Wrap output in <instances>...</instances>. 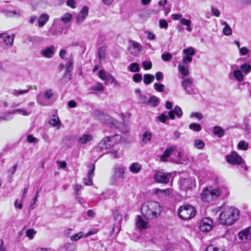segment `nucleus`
Listing matches in <instances>:
<instances>
[{"mask_svg":"<svg viewBox=\"0 0 251 251\" xmlns=\"http://www.w3.org/2000/svg\"><path fill=\"white\" fill-rule=\"evenodd\" d=\"M160 205L155 201L145 202L141 206V212L147 220H152L158 217L160 214Z\"/></svg>","mask_w":251,"mask_h":251,"instance_id":"nucleus-1","label":"nucleus"},{"mask_svg":"<svg viewBox=\"0 0 251 251\" xmlns=\"http://www.w3.org/2000/svg\"><path fill=\"white\" fill-rule=\"evenodd\" d=\"M240 211L235 207H226L219 215V223L223 225L230 226L239 217Z\"/></svg>","mask_w":251,"mask_h":251,"instance_id":"nucleus-2","label":"nucleus"},{"mask_svg":"<svg viewBox=\"0 0 251 251\" xmlns=\"http://www.w3.org/2000/svg\"><path fill=\"white\" fill-rule=\"evenodd\" d=\"M221 193V190L219 188L207 187L203 190L201 199L203 201L210 202L216 199Z\"/></svg>","mask_w":251,"mask_h":251,"instance_id":"nucleus-3","label":"nucleus"},{"mask_svg":"<svg viewBox=\"0 0 251 251\" xmlns=\"http://www.w3.org/2000/svg\"><path fill=\"white\" fill-rule=\"evenodd\" d=\"M178 183L180 189L186 191L192 188L195 180L187 173L184 172L181 173Z\"/></svg>","mask_w":251,"mask_h":251,"instance_id":"nucleus-4","label":"nucleus"},{"mask_svg":"<svg viewBox=\"0 0 251 251\" xmlns=\"http://www.w3.org/2000/svg\"><path fill=\"white\" fill-rule=\"evenodd\" d=\"M195 208L190 205H183L177 210V214L180 218L187 220L194 217L196 215Z\"/></svg>","mask_w":251,"mask_h":251,"instance_id":"nucleus-5","label":"nucleus"},{"mask_svg":"<svg viewBox=\"0 0 251 251\" xmlns=\"http://www.w3.org/2000/svg\"><path fill=\"white\" fill-rule=\"evenodd\" d=\"M194 80L192 77L184 79L181 85L185 92L189 95H195L198 93L197 89L193 84Z\"/></svg>","mask_w":251,"mask_h":251,"instance_id":"nucleus-6","label":"nucleus"},{"mask_svg":"<svg viewBox=\"0 0 251 251\" xmlns=\"http://www.w3.org/2000/svg\"><path fill=\"white\" fill-rule=\"evenodd\" d=\"M126 168L121 164H116L114 167V175L111 183L113 185L117 183V179H123L124 178L125 172Z\"/></svg>","mask_w":251,"mask_h":251,"instance_id":"nucleus-7","label":"nucleus"},{"mask_svg":"<svg viewBox=\"0 0 251 251\" xmlns=\"http://www.w3.org/2000/svg\"><path fill=\"white\" fill-rule=\"evenodd\" d=\"M67 62L66 63V71L63 76V79L65 81H68L71 79L72 73L74 68V61L72 53H71L67 59Z\"/></svg>","mask_w":251,"mask_h":251,"instance_id":"nucleus-8","label":"nucleus"},{"mask_svg":"<svg viewBox=\"0 0 251 251\" xmlns=\"http://www.w3.org/2000/svg\"><path fill=\"white\" fill-rule=\"evenodd\" d=\"M118 136H119L118 135H115L113 136H107L105 138H103L99 142L98 144V148L100 151L110 149L114 146V143L113 142V139Z\"/></svg>","mask_w":251,"mask_h":251,"instance_id":"nucleus-9","label":"nucleus"},{"mask_svg":"<svg viewBox=\"0 0 251 251\" xmlns=\"http://www.w3.org/2000/svg\"><path fill=\"white\" fill-rule=\"evenodd\" d=\"M171 176L170 173L157 171L154 175V178L157 183L167 184L169 182Z\"/></svg>","mask_w":251,"mask_h":251,"instance_id":"nucleus-10","label":"nucleus"},{"mask_svg":"<svg viewBox=\"0 0 251 251\" xmlns=\"http://www.w3.org/2000/svg\"><path fill=\"white\" fill-rule=\"evenodd\" d=\"M213 225L212 220L209 218L205 217L200 222L199 227L201 231L206 232L210 231L212 229Z\"/></svg>","mask_w":251,"mask_h":251,"instance_id":"nucleus-11","label":"nucleus"},{"mask_svg":"<svg viewBox=\"0 0 251 251\" xmlns=\"http://www.w3.org/2000/svg\"><path fill=\"white\" fill-rule=\"evenodd\" d=\"M226 160L228 163L232 165H238L243 162V158L235 151H232L226 155Z\"/></svg>","mask_w":251,"mask_h":251,"instance_id":"nucleus-12","label":"nucleus"},{"mask_svg":"<svg viewBox=\"0 0 251 251\" xmlns=\"http://www.w3.org/2000/svg\"><path fill=\"white\" fill-rule=\"evenodd\" d=\"M89 9L87 6H84L76 16V23L79 24L86 19L88 15Z\"/></svg>","mask_w":251,"mask_h":251,"instance_id":"nucleus-13","label":"nucleus"},{"mask_svg":"<svg viewBox=\"0 0 251 251\" xmlns=\"http://www.w3.org/2000/svg\"><path fill=\"white\" fill-rule=\"evenodd\" d=\"M238 238L244 242H247L251 240V226L244 230L240 231L238 234Z\"/></svg>","mask_w":251,"mask_h":251,"instance_id":"nucleus-14","label":"nucleus"},{"mask_svg":"<svg viewBox=\"0 0 251 251\" xmlns=\"http://www.w3.org/2000/svg\"><path fill=\"white\" fill-rule=\"evenodd\" d=\"M41 53L43 56L46 58H51L53 56L55 53V48L53 46L47 47L44 49H42Z\"/></svg>","mask_w":251,"mask_h":251,"instance_id":"nucleus-15","label":"nucleus"},{"mask_svg":"<svg viewBox=\"0 0 251 251\" xmlns=\"http://www.w3.org/2000/svg\"><path fill=\"white\" fill-rule=\"evenodd\" d=\"M49 20V16L46 13L42 14L38 19V25L39 27L44 26Z\"/></svg>","mask_w":251,"mask_h":251,"instance_id":"nucleus-16","label":"nucleus"},{"mask_svg":"<svg viewBox=\"0 0 251 251\" xmlns=\"http://www.w3.org/2000/svg\"><path fill=\"white\" fill-rule=\"evenodd\" d=\"M175 149L176 147L174 146L167 148L164 151L163 154L161 155V160L164 162L166 161L167 160V158L170 157V155L172 153Z\"/></svg>","mask_w":251,"mask_h":251,"instance_id":"nucleus-17","label":"nucleus"},{"mask_svg":"<svg viewBox=\"0 0 251 251\" xmlns=\"http://www.w3.org/2000/svg\"><path fill=\"white\" fill-rule=\"evenodd\" d=\"M3 12L4 13L6 17L8 18H18L21 15L20 10H11L6 9L3 11Z\"/></svg>","mask_w":251,"mask_h":251,"instance_id":"nucleus-18","label":"nucleus"},{"mask_svg":"<svg viewBox=\"0 0 251 251\" xmlns=\"http://www.w3.org/2000/svg\"><path fill=\"white\" fill-rule=\"evenodd\" d=\"M152 137V134L148 131H145L143 135L141 144L143 145L150 143Z\"/></svg>","mask_w":251,"mask_h":251,"instance_id":"nucleus-19","label":"nucleus"},{"mask_svg":"<svg viewBox=\"0 0 251 251\" xmlns=\"http://www.w3.org/2000/svg\"><path fill=\"white\" fill-rule=\"evenodd\" d=\"M93 139L92 135L89 134H83L82 136L79 137L78 142L81 144H85L87 142L92 141Z\"/></svg>","mask_w":251,"mask_h":251,"instance_id":"nucleus-20","label":"nucleus"},{"mask_svg":"<svg viewBox=\"0 0 251 251\" xmlns=\"http://www.w3.org/2000/svg\"><path fill=\"white\" fill-rule=\"evenodd\" d=\"M136 226L140 229H145L147 227V223L140 216H138L136 222Z\"/></svg>","mask_w":251,"mask_h":251,"instance_id":"nucleus-21","label":"nucleus"},{"mask_svg":"<svg viewBox=\"0 0 251 251\" xmlns=\"http://www.w3.org/2000/svg\"><path fill=\"white\" fill-rule=\"evenodd\" d=\"M4 36L3 37L4 43L7 46H12L14 39V35H12V38H11L10 36L7 33H3Z\"/></svg>","mask_w":251,"mask_h":251,"instance_id":"nucleus-22","label":"nucleus"},{"mask_svg":"<svg viewBox=\"0 0 251 251\" xmlns=\"http://www.w3.org/2000/svg\"><path fill=\"white\" fill-rule=\"evenodd\" d=\"M213 133L214 135H216L219 138L222 137L224 134V130L220 126H215L213 127Z\"/></svg>","mask_w":251,"mask_h":251,"instance_id":"nucleus-23","label":"nucleus"},{"mask_svg":"<svg viewBox=\"0 0 251 251\" xmlns=\"http://www.w3.org/2000/svg\"><path fill=\"white\" fill-rule=\"evenodd\" d=\"M178 68L179 71L182 75V78H183L184 76L189 75V72L187 66H185L183 65L179 64Z\"/></svg>","mask_w":251,"mask_h":251,"instance_id":"nucleus-24","label":"nucleus"},{"mask_svg":"<svg viewBox=\"0 0 251 251\" xmlns=\"http://www.w3.org/2000/svg\"><path fill=\"white\" fill-rule=\"evenodd\" d=\"M159 100L158 97L155 96H151L149 99L148 104H151L152 106L155 107L159 105Z\"/></svg>","mask_w":251,"mask_h":251,"instance_id":"nucleus-25","label":"nucleus"},{"mask_svg":"<svg viewBox=\"0 0 251 251\" xmlns=\"http://www.w3.org/2000/svg\"><path fill=\"white\" fill-rule=\"evenodd\" d=\"M154 80V76L151 74H145L144 75V83L148 85L152 82Z\"/></svg>","mask_w":251,"mask_h":251,"instance_id":"nucleus-26","label":"nucleus"},{"mask_svg":"<svg viewBox=\"0 0 251 251\" xmlns=\"http://www.w3.org/2000/svg\"><path fill=\"white\" fill-rule=\"evenodd\" d=\"M141 169V165L138 163H134L129 167L131 172L137 174L138 173Z\"/></svg>","mask_w":251,"mask_h":251,"instance_id":"nucleus-27","label":"nucleus"},{"mask_svg":"<svg viewBox=\"0 0 251 251\" xmlns=\"http://www.w3.org/2000/svg\"><path fill=\"white\" fill-rule=\"evenodd\" d=\"M233 75L235 79L239 82L243 81L244 79V75L240 70H235L233 72Z\"/></svg>","mask_w":251,"mask_h":251,"instance_id":"nucleus-28","label":"nucleus"},{"mask_svg":"<svg viewBox=\"0 0 251 251\" xmlns=\"http://www.w3.org/2000/svg\"><path fill=\"white\" fill-rule=\"evenodd\" d=\"M223 25H225V27L223 28V33L225 35L229 36L231 35L232 34V29L231 27L229 26L228 24L224 22L223 24Z\"/></svg>","mask_w":251,"mask_h":251,"instance_id":"nucleus-29","label":"nucleus"},{"mask_svg":"<svg viewBox=\"0 0 251 251\" xmlns=\"http://www.w3.org/2000/svg\"><path fill=\"white\" fill-rule=\"evenodd\" d=\"M49 123L51 125L53 126H56L58 124H60L58 117L54 115H52L50 117Z\"/></svg>","mask_w":251,"mask_h":251,"instance_id":"nucleus-30","label":"nucleus"},{"mask_svg":"<svg viewBox=\"0 0 251 251\" xmlns=\"http://www.w3.org/2000/svg\"><path fill=\"white\" fill-rule=\"evenodd\" d=\"M128 70L131 72H138L140 71V68L137 63H132L128 67Z\"/></svg>","mask_w":251,"mask_h":251,"instance_id":"nucleus-31","label":"nucleus"},{"mask_svg":"<svg viewBox=\"0 0 251 251\" xmlns=\"http://www.w3.org/2000/svg\"><path fill=\"white\" fill-rule=\"evenodd\" d=\"M8 113H9V114H13L18 113L19 114H22V115H23L24 116H27V115H30V112H28V111H27L26 110H23V109H15V110H13V111L8 112Z\"/></svg>","mask_w":251,"mask_h":251,"instance_id":"nucleus-32","label":"nucleus"},{"mask_svg":"<svg viewBox=\"0 0 251 251\" xmlns=\"http://www.w3.org/2000/svg\"><path fill=\"white\" fill-rule=\"evenodd\" d=\"M75 246L71 243H66L61 248V251H73Z\"/></svg>","mask_w":251,"mask_h":251,"instance_id":"nucleus-33","label":"nucleus"},{"mask_svg":"<svg viewBox=\"0 0 251 251\" xmlns=\"http://www.w3.org/2000/svg\"><path fill=\"white\" fill-rule=\"evenodd\" d=\"M72 18V15L69 13H66L61 17L60 20L64 24H67L71 21Z\"/></svg>","mask_w":251,"mask_h":251,"instance_id":"nucleus-34","label":"nucleus"},{"mask_svg":"<svg viewBox=\"0 0 251 251\" xmlns=\"http://www.w3.org/2000/svg\"><path fill=\"white\" fill-rule=\"evenodd\" d=\"M28 92V89H24V90H16L13 89L11 90V94L15 96H19V95H22L23 94H25Z\"/></svg>","mask_w":251,"mask_h":251,"instance_id":"nucleus-35","label":"nucleus"},{"mask_svg":"<svg viewBox=\"0 0 251 251\" xmlns=\"http://www.w3.org/2000/svg\"><path fill=\"white\" fill-rule=\"evenodd\" d=\"M189 127L190 129L197 132H199L201 130V125L195 123L190 124L189 126Z\"/></svg>","mask_w":251,"mask_h":251,"instance_id":"nucleus-36","label":"nucleus"},{"mask_svg":"<svg viewBox=\"0 0 251 251\" xmlns=\"http://www.w3.org/2000/svg\"><path fill=\"white\" fill-rule=\"evenodd\" d=\"M240 69L246 74H248L251 71V66L249 64L245 63L240 66Z\"/></svg>","mask_w":251,"mask_h":251,"instance_id":"nucleus-37","label":"nucleus"},{"mask_svg":"<svg viewBox=\"0 0 251 251\" xmlns=\"http://www.w3.org/2000/svg\"><path fill=\"white\" fill-rule=\"evenodd\" d=\"M104 89V87L100 82H97L91 87V89L94 91H103Z\"/></svg>","mask_w":251,"mask_h":251,"instance_id":"nucleus-38","label":"nucleus"},{"mask_svg":"<svg viewBox=\"0 0 251 251\" xmlns=\"http://www.w3.org/2000/svg\"><path fill=\"white\" fill-rule=\"evenodd\" d=\"M248 143L244 141H240L238 144V149L243 151L247 150L248 149Z\"/></svg>","mask_w":251,"mask_h":251,"instance_id":"nucleus-39","label":"nucleus"},{"mask_svg":"<svg viewBox=\"0 0 251 251\" xmlns=\"http://www.w3.org/2000/svg\"><path fill=\"white\" fill-rule=\"evenodd\" d=\"M154 89L159 92L164 91L165 85L161 83H155L153 85Z\"/></svg>","mask_w":251,"mask_h":251,"instance_id":"nucleus-40","label":"nucleus"},{"mask_svg":"<svg viewBox=\"0 0 251 251\" xmlns=\"http://www.w3.org/2000/svg\"><path fill=\"white\" fill-rule=\"evenodd\" d=\"M105 48L104 47H100L98 51V55L100 60L103 58L105 55Z\"/></svg>","mask_w":251,"mask_h":251,"instance_id":"nucleus-41","label":"nucleus"},{"mask_svg":"<svg viewBox=\"0 0 251 251\" xmlns=\"http://www.w3.org/2000/svg\"><path fill=\"white\" fill-rule=\"evenodd\" d=\"M194 146L196 148L201 149L204 147V143L201 140L197 139L194 141Z\"/></svg>","mask_w":251,"mask_h":251,"instance_id":"nucleus-42","label":"nucleus"},{"mask_svg":"<svg viewBox=\"0 0 251 251\" xmlns=\"http://www.w3.org/2000/svg\"><path fill=\"white\" fill-rule=\"evenodd\" d=\"M183 51L185 54L188 56H193L195 53V51L194 48L192 47H190L188 49H184L183 50Z\"/></svg>","mask_w":251,"mask_h":251,"instance_id":"nucleus-43","label":"nucleus"},{"mask_svg":"<svg viewBox=\"0 0 251 251\" xmlns=\"http://www.w3.org/2000/svg\"><path fill=\"white\" fill-rule=\"evenodd\" d=\"M40 40V37L38 36H32L30 35H28L26 37V40H27L29 42H36L39 41Z\"/></svg>","mask_w":251,"mask_h":251,"instance_id":"nucleus-44","label":"nucleus"},{"mask_svg":"<svg viewBox=\"0 0 251 251\" xmlns=\"http://www.w3.org/2000/svg\"><path fill=\"white\" fill-rule=\"evenodd\" d=\"M142 65L144 69L146 70H150L152 67V63L150 60H145L142 62Z\"/></svg>","mask_w":251,"mask_h":251,"instance_id":"nucleus-45","label":"nucleus"},{"mask_svg":"<svg viewBox=\"0 0 251 251\" xmlns=\"http://www.w3.org/2000/svg\"><path fill=\"white\" fill-rule=\"evenodd\" d=\"M18 167V163H17L12 168L9 169L7 171L10 178H12L15 174L16 169Z\"/></svg>","mask_w":251,"mask_h":251,"instance_id":"nucleus-46","label":"nucleus"},{"mask_svg":"<svg viewBox=\"0 0 251 251\" xmlns=\"http://www.w3.org/2000/svg\"><path fill=\"white\" fill-rule=\"evenodd\" d=\"M160 122L165 123L166 120L168 119V117L164 113H161L160 116L156 117Z\"/></svg>","mask_w":251,"mask_h":251,"instance_id":"nucleus-47","label":"nucleus"},{"mask_svg":"<svg viewBox=\"0 0 251 251\" xmlns=\"http://www.w3.org/2000/svg\"><path fill=\"white\" fill-rule=\"evenodd\" d=\"M133 80L136 83H139L142 81V76L140 74H135L132 77Z\"/></svg>","mask_w":251,"mask_h":251,"instance_id":"nucleus-48","label":"nucleus"},{"mask_svg":"<svg viewBox=\"0 0 251 251\" xmlns=\"http://www.w3.org/2000/svg\"><path fill=\"white\" fill-rule=\"evenodd\" d=\"M172 57V55L170 53H163L161 55L162 59L165 61H170Z\"/></svg>","mask_w":251,"mask_h":251,"instance_id":"nucleus-49","label":"nucleus"},{"mask_svg":"<svg viewBox=\"0 0 251 251\" xmlns=\"http://www.w3.org/2000/svg\"><path fill=\"white\" fill-rule=\"evenodd\" d=\"M99 77L102 80H104L106 81V79L107 76L108 75V73H106L105 71L104 70H101L98 74Z\"/></svg>","mask_w":251,"mask_h":251,"instance_id":"nucleus-50","label":"nucleus"},{"mask_svg":"<svg viewBox=\"0 0 251 251\" xmlns=\"http://www.w3.org/2000/svg\"><path fill=\"white\" fill-rule=\"evenodd\" d=\"M95 169V164L92 163L90 164V169L88 172V176L93 177L94 176V171Z\"/></svg>","mask_w":251,"mask_h":251,"instance_id":"nucleus-51","label":"nucleus"},{"mask_svg":"<svg viewBox=\"0 0 251 251\" xmlns=\"http://www.w3.org/2000/svg\"><path fill=\"white\" fill-rule=\"evenodd\" d=\"M26 139L29 143H37L38 142V139L36 137H33L32 135H28L27 136Z\"/></svg>","mask_w":251,"mask_h":251,"instance_id":"nucleus-52","label":"nucleus"},{"mask_svg":"<svg viewBox=\"0 0 251 251\" xmlns=\"http://www.w3.org/2000/svg\"><path fill=\"white\" fill-rule=\"evenodd\" d=\"M174 113L179 118L181 117L182 115V112L180 107L176 105L175 107Z\"/></svg>","mask_w":251,"mask_h":251,"instance_id":"nucleus-53","label":"nucleus"},{"mask_svg":"<svg viewBox=\"0 0 251 251\" xmlns=\"http://www.w3.org/2000/svg\"><path fill=\"white\" fill-rule=\"evenodd\" d=\"M205 251H225L224 250L217 247H214L213 245L209 246L206 248Z\"/></svg>","mask_w":251,"mask_h":251,"instance_id":"nucleus-54","label":"nucleus"},{"mask_svg":"<svg viewBox=\"0 0 251 251\" xmlns=\"http://www.w3.org/2000/svg\"><path fill=\"white\" fill-rule=\"evenodd\" d=\"M159 25L160 28H163L165 29H166L168 26L167 22L164 19H161L159 20Z\"/></svg>","mask_w":251,"mask_h":251,"instance_id":"nucleus-55","label":"nucleus"},{"mask_svg":"<svg viewBox=\"0 0 251 251\" xmlns=\"http://www.w3.org/2000/svg\"><path fill=\"white\" fill-rule=\"evenodd\" d=\"M82 235L83 234L82 232H79L77 234H75L72 236L71 237V239L72 241H76L82 237Z\"/></svg>","mask_w":251,"mask_h":251,"instance_id":"nucleus-56","label":"nucleus"},{"mask_svg":"<svg viewBox=\"0 0 251 251\" xmlns=\"http://www.w3.org/2000/svg\"><path fill=\"white\" fill-rule=\"evenodd\" d=\"M53 96V92L51 89H48L45 92L44 96L47 99H50Z\"/></svg>","mask_w":251,"mask_h":251,"instance_id":"nucleus-57","label":"nucleus"},{"mask_svg":"<svg viewBox=\"0 0 251 251\" xmlns=\"http://www.w3.org/2000/svg\"><path fill=\"white\" fill-rule=\"evenodd\" d=\"M132 46L134 49H136L137 51H140L142 49L141 44L136 42H132Z\"/></svg>","mask_w":251,"mask_h":251,"instance_id":"nucleus-58","label":"nucleus"},{"mask_svg":"<svg viewBox=\"0 0 251 251\" xmlns=\"http://www.w3.org/2000/svg\"><path fill=\"white\" fill-rule=\"evenodd\" d=\"M110 80L111 82L113 83L115 81V78L110 73H108V75L107 76L106 81L104 82V84L107 85L108 84V81Z\"/></svg>","mask_w":251,"mask_h":251,"instance_id":"nucleus-59","label":"nucleus"},{"mask_svg":"<svg viewBox=\"0 0 251 251\" xmlns=\"http://www.w3.org/2000/svg\"><path fill=\"white\" fill-rule=\"evenodd\" d=\"M140 101L144 104H146L148 103L149 99L146 95H141L139 97Z\"/></svg>","mask_w":251,"mask_h":251,"instance_id":"nucleus-60","label":"nucleus"},{"mask_svg":"<svg viewBox=\"0 0 251 251\" xmlns=\"http://www.w3.org/2000/svg\"><path fill=\"white\" fill-rule=\"evenodd\" d=\"M75 3L76 2L75 0H68L66 1L67 5L72 8H75L76 7Z\"/></svg>","mask_w":251,"mask_h":251,"instance_id":"nucleus-61","label":"nucleus"},{"mask_svg":"<svg viewBox=\"0 0 251 251\" xmlns=\"http://www.w3.org/2000/svg\"><path fill=\"white\" fill-rule=\"evenodd\" d=\"M180 23L183 25H186L187 26H189V25H191V21L190 20L186 19H181L180 20Z\"/></svg>","mask_w":251,"mask_h":251,"instance_id":"nucleus-62","label":"nucleus"},{"mask_svg":"<svg viewBox=\"0 0 251 251\" xmlns=\"http://www.w3.org/2000/svg\"><path fill=\"white\" fill-rule=\"evenodd\" d=\"M36 232L33 229H28L26 231V235L30 239L33 238V236L35 234Z\"/></svg>","mask_w":251,"mask_h":251,"instance_id":"nucleus-63","label":"nucleus"},{"mask_svg":"<svg viewBox=\"0 0 251 251\" xmlns=\"http://www.w3.org/2000/svg\"><path fill=\"white\" fill-rule=\"evenodd\" d=\"M244 130L246 134L250 135L251 134V126L248 124H245Z\"/></svg>","mask_w":251,"mask_h":251,"instance_id":"nucleus-64","label":"nucleus"}]
</instances>
